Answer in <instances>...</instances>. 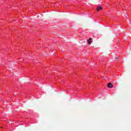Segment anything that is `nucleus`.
<instances>
[{
	"label": "nucleus",
	"mask_w": 131,
	"mask_h": 131,
	"mask_svg": "<svg viewBox=\"0 0 131 131\" xmlns=\"http://www.w3.org/2000/svg\"><path fill=\"white\" fill-rule=\"evenodd\" d=\"M116 59L117 60H118V59H119V57H116Z\"/></svg>",
	"instance_id": "20e7f679"
},
{
	"label": "nucleus",
	"mask_w": 131,
	"mask_h": 131,
	"mask_svg": "<svg viewBox=\"0 0 131 131\" xmlns=\"http://www.w3.org/2000/svg\"><path fill=\"white\" fill-rule=\"evenodd\" d=\"M102 7H101V6H98L97 7V11H98V12H99V11H100V10H102Z\"/></svg>",
	"instance_id": "f03ea898"
},
{
	"label": "nucleus",
	"mask_w": 131,
	"mask_h": 131,
	"mask_svg": "<svg viewBox=\"0 0 131 131\" xmlns=\"http://www.w3.org/2000/svg\"><path fill=\"white\" fill-rule=\"evenodd\" d=\"M91 40H92V38H90L89 39L87 40L89 45H91V43H92V41H91Z\"/></svg>",
	"instance_id": "7ed1b4c3"
},
{
	"label": "nucleus",
	"mask_w": 131,
	"mask_h": 131,
	"mask_svg": "<svg viewBox=\"0 0 131 131\" xmlns=\"http://www.w3.org/2000/svg\"><path fill=\"white\" fill-rule=\"evenodd\" d=\"M107 86L108 88H109L110 89H112V88H113V85H112V83H109L107 84Z\"/></svg>",
	"instance_id": "f257e3e1"
}]
</instances>
